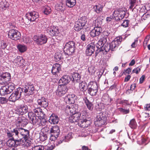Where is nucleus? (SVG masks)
<instances>
[{
	"mask_svg": "<svg viewBox=\"0 0 150 150\" xmlns=\"http://www.w3.org/2000/svg\"><path fill=\"white\" fill-rule=\"evenodd\" d=\"M25 16L28 20L32 22L37 21L39 17L38 13L35 11L29 12Z\"/></svg>",
	"mask_w": 150,
	"mask_h": 150,
	"instance_id": "1a4fd4ad",
	"label": "nucleus"
},
{
	"mask_svg": "<svg viewBox=\"0 0 150 150\" xmlns=\"http://www.w3.org/2000/svg\"><path fill=\"white\" fill-rule=\"evenodd\" d=\"M140 68L138 67L133 69L132 71V72L133 73L138 74L140 71Z\"/></svg>",
	"mask_w": 150,
	"mask_h": 150,
	"instance_id": "69168bd1",
	"label": "nucleus"
},
{
	"mask_svg": "<svg viewBox=\"0 0 150 150\" xmlns=\"http://www.w3.org/2000/svg\"><path fill=\"white\" fill-rule=\"evenodd\" d=\"M7 3L5 1H1L0 2V8L2 9L5 10L8 7Z\"/></svg>",
	"mask_w": 150,
	"mask_h": 150,
	"instance_id": "c03bdc74",
	"label": "nucleus"
},
{
	"mask_svg": "<svg viewBox=\"0 0 150 150\" xmlns=\"http://www.w3.org/2000/svg\"><path fill=\"white\" fill-rule=\"evenodd\" d=\"M17 47L19 51L21 53L25 52L27 50V47L24 45L19 44L17 46Z\"/></svg>",
	"mask_w": 150,
	"mask_h": 150,
	"instance_id": "c9c22d12",
	"label": "nucleus"
},
{
	"mask_svg": "<svg viewBox=\"0 0 150 150\" xmlns=\"http://www.w3.org/2000/svg\"><path fill=\"white\" fill-rule=\"evenodd\" d=\"M47 122V121L46 120L45 118L41 119H40V121L38 125H39L40 126H44L46 125Z\"/></svg>",
	"mask_w": 150,
	"mask_h": 150,
	"instance_id": "864d4df0",
	"label": "nucleus"
},
{
	"mask_svg": "<svg viewBox=\"0 0 150 150\" xmlns=\"http://www.w3.org/2000/svg\"><path fill=\"white\" fill-rule=\"evenodd\" d=\"M79 88L81 91H85L87 89V84L85 82L82 81L79 83Z\"/></svg>",
	"mask_w": 150,
	"mask_h": 150,
	"instance_id": "473e14b6",
	"label": "nucleus"
},
{
	"mask_svg": "<svg viewBox=\"0 0 150 150\" xmlns=\"http://www.w3.org/2000/svg\"><path fill=\"white\" fill-rule=\"evenodd\" d=\"M37 103L39 106L45 108H47L48 105V100L43 97H42L40 98L37 100Z\"/></svg>",
	"mask_w": 150,
	"mask_h": 150,
	"instance_id": "4468645a",
	"label": "nucleus"
},
{
	"mask_svg": "<svg viewBox=\"0 0 150 150\" xmlns=\"http://www.w3.org/2000/svg\"><path fill=\"white\" fill-rule=\"evenodd\" d=\"M18 110L20 112V114L23 115L28 112V108L27 106L26 105H21Z\"/></svg>",
	"mask_w": 150,
	"mask_h": 150,
	"instance_id": "c85d7f7f",
	"label": "nucleus"
},
{
	"mask_svg": "<svg viewBox=\"0 0 150 150\" xmlns=\"http://www.w3.org/2000/svg\"><path fill=\"white\" fill-rule=\"evenodd\" d=\"M14 62L16 64V66H21L24 65V60L23 59L22 57L20 56H18L14 60Z\"/></svg>",
	"mask_w": 150,
	"mask_h": 150,
	"instance_id": "cd10ccee",
	"label": "nucleus"
},
{
	"mask_svg": "<svg viewBox=\"0 0 150 150\" xmlns=\"http://www.w3.org/2000/svg\"><path fill=\"white\" fill-rule=\"evenodd\" d=\"M11 79L10 74L5 72L0 75V84L6 85Z\"/></svg>",
	"mask_w": 150,
	"mask_h": 150,
	"instance_id": "0eeeda50",
	"label": "nucleus"
},
{
	"mask_svg": "<svg viewBox=\"0 0 150 150\" xmlns=\"http://www.w3.org/2000/svg\"><path fill=\"white\" fill-rule=\"evenodd\" d=\"M79 114L80 119H86L87 116L88 115V113L86 110H83Z\"/></svg>",
	"mask_w": 150,
	"mask_h": 150,
	"instance_id": "ea45409f",
	"label": "nucleus"
},
{
	"mask_svg": "<svg viewBox=\"0 0 150 150\" xmlns=\"http://www.w3.org/2000/svg\"><path fill=\"white\" fill-rule=\"evenodd\" d=\"M94 9L97 13H100L102 10L103 7L100 5H96L94 7Z\"/></svg>",
	"mask_w": 150,
	"mask_h": 150,
	"instance_id": "8fccbe9b",
	"label": "nucleus"
},
{
	"mask_svg": "<svg viewBox=\"0 0 150 150\" xmlns=\"http://www.w3.org/2000/svg\"><path fill=\"white\" fill-rule=\"evenodd\" d=\"M95 27H101V25L102 24V22L101 20L99 18H97L95 20Z\"/></svg>",
	"mask_w": 150,
	"mask_h": 150,
	"instance_id": "a18cd8bd",
	"label": "nucleus"
},
{
	"mask_svg": "<svg viewBox=\"0 0 150 150\" xmlns=\"http://www.w3.org/2000/svg\"><path fill=\"white\" fill-rule=\"evenodd\" d=\"M6 136L8 138L13 137V138L21 139L20 136L24 138L26 142L29 138V132L26 129L21 127H16L11 131L7 129L6 131Z\"/></svg>",
	"mask_w": 150,
	"mask_h": 150,
	"instance_id": "f257e3e1",
	"label": "nucleus"
},
{
	"mask_svg": "<svg viewBox=\"0 0 150 150\" xmlns=\"http://www.w3.org/2000/svg\"><path fill=\"white\" fill-rule=\"evenodd\" d=\"M75 95L74 94H68L64 98V101L66 103L69 104H73L74 102V97Z\"/></svg>",
	"mask_w": 150,
	"mask_h": 150,
	"instance_id": "393cba45",
	"label": "nucleus"
},
{
	"mask_svg": "<svg viewBox=\"0 0 150 150\" xmlns=\"http://www.w3.org/2000/svg\"><path fill=\"white\" fill-rule=\"evenodd\" d=\"M59 118L57 116L54 114H52L50 117L49 122L52 124H56L59 122Z\"/></svg>",
	"mask_w": 150,
	"mask_h": 150,
	"instance_id": "bb28decb",
	"label": "nucleus"
},
{
	"mask_svg": "<svg viewBox=\"0 0 150 150\" xmlns=\"http://www.w3.org/2000/svg\"><path fill=\"white\" fill-rule=\"evenodd\" d=\"M62 57V55L61 53L59 52H57L55 53V58L57 61L60 60Z\"/></svg>",
	"mask_w": 150,
	"mask_h": 150,
	"instance_id": "3c124183",
	"label": "nucleus"
},
{
	"mask_svg": "<svg viewBox=\"0 0 150 150\" xmlns=\"http://www.w3.org/2000/svg\"><path fill=\"white\" fill-rule=\"evenodd\" d=\"M137 123L134 119L131 120L129 122V126L132 129H135L137 127Z\"/></svg>",
	"mask_w": 150,
	"mask_h": 150,
	"instance_id": "58836bf2",
	"label": "nucleus"
},
{
	"mask_svg": "<svg viewBox=\"0 0 150 150\" xmlns=\"http://www.w3.org/2000/svg\"><path fill=\"white\" fill-rule=\"evenodd\" d=\"M60 71H61V65L60 64L56 63L53 65L51 72L53 75H57Z\"/></svg>",
	"mask_w": 150,
	"mask_h": 150,
	"instance_id": "412c9836",
	"label": "nucleus"
},
{
	"mask_svg": "<svg viewBox=\"0 0 150 150\" xmlns=\"http://www.w3.org/2000/svg\"><path fill=\"white\" fill-rule=\"evenodd\" d=\"M37 116H38V117H39V118L40 119L44 118L45 117V115L44 113L43 112H42V111H41V112H40L39 115H38Z\"/></svg>",
	"mask_w": 150,
	"mask_h": 150,
	"instance_id": "e2e57ef3",
	"label": "nucleus"
},
{
	"mask_svg": "<svg viewBox=\"0 0 150 150\" xmlns=\"http://www.w3.org/2000/svg\"><path fill=\"white\" fill-rule=\"evenodd\" d=\"M88 93L92 96H96L98 90V86L97 83L90 82L88 84Z\"/></svg>",
	"mask_w": 150,
	"mask_h": 150,
	"instance_id": "7ed1b4c3",
	"label": "nucleus"
},
{
	"mask_svg": "<svg viewBox=\"0 0 150 150\" xmlns=\"http://www.w3.org/2000/svg\"><path fill=\"white\" fill-rule=\"evenodd\" d=\"M73 80L76 82H79L80 80V75L78 73H74L72 75Z\"/></svg>",
	"mask_w": 150,
	"mask_h": 150,
	"instance_id": "e433bc0d",
	"label": "nucleus"
},
{
	"mask_svg": "<svg viewBox=\"0 0 150 150\" xmlns=\"http://www.w3.org/2000/svg\"><path fill=\"white\" fill-rule=\"evenodd\" d=\"M106 120L107 117L105 115L100 113L97 115L95 123L98 126L101 127L106 123Z\"/></svg>",
	"mask_w": 150,
	"mask_h": 150,
	"instance_id": "20e7f679",
	"label": "nucleus"
},
{
	"mask_svg": "<svg viewBox=\"0 0 150 150\" xmlns=\"http://www.w3.org/2000/svg\"><path fill=\"white\" fill-rule=\"evenodd\" d=\"M33 39L37 44L39 45H41L46 43L47 40L46 35L43 34L35 36Z\"/></svg>",
	"mask_w": 150,
	"mask_h": 150,
	"instance_id": "423d86ee",
	"label": "nucleus"
},
{
	"mask_svg": "<svg viewBox=\"0 0 150 150\" xmlns=\"http://www.w3.org/2000/svg\"><path fill=\"white\" fill-rule=\"evenodd\" d=\"M51 9L50 7L48 6H45L43 11L44 13L46 15H48L50 13Z\"/></svg>",
	"mask_w": 150,
	"mask_h": 150,
	"instance_id": "de8ad7c7",
	"label": "nucleus"
},
{
	"mask_svg": "<svg viewBox=\"0 0 150 150\" xmlns=\"http://www.w3.org/2000/svg\"><path fill=\"white\" fill-rule=\"evenodd\" d=\"M12 137V139H9L7 142V145L8 146L10 147H16V144L15 143L14 139L13 138V137Z\"/></svg>",
	"mask_w": 150,
	"mask_h": 150,
	"instance_id": "72a5a7b5",
	"label": "nucleus"
},
{
	"mask_svg": "<svg viewBox=\"0 0 150 150\" xmlns=\"http://www.w3.org/2000/svg\"><path fill=\"white\" fill-rule=\"evenodd\" d=\"M47 32L50 35L53 36L58 34L59 30L57 28L53 26L48 28Z\"/></svg>",
	"mask_w": 150,
	"mask_h": 150,
	"instance_id": "6ab92c4d",
	"label": "nucleus"
},
{
	"mask_svg": "<svg viewBox=\"0 0 150 150\" xmlns=\"http://www.w3.org/2000/svg\"><path fill=\"white\" fill-rule=\"evenodd\" d=\"M59 127L57 126H54L52 127L50 129V133L52 135L58 136L60 132Z\"/></svg>",
	"mask_w": 150,
	"mask_h": 150,
	"instance_id": "a878e982",
	"label": "nucleus"
},
{
	"mask_svg": "<svg viewBox=\"0 0 150 150\" xmlns=\"http://www.w3.org/2000/svg\"><path fill=\"white\" fill-rule=\"evenodd\" d=\"M122 40V38L121 37H117L115 38L111 44V51H114L118 47L120 44Z\"/></svg>",
	"mask_w": 150,
	"mask_h": 150,
	"instance_id": "ddd939ff",
	"label": "nucleus"
},
{
	"mask_svg": "<svg viewBox=\"0 0 150 150\" xmlns=\"http://www.w3.org/2000/svg\"><path fill=\"white\" fill-rule=\"evenodd\" d=\"M86 54L87 56H90L95 51V45L92 43L88 44L87 47Z\"/></svg>",
	"mask_w": 150,
	"mask_h": 150,
	"instance_id": "aec40b11",
	"label": "nucleus"
},
{
	"mask_svg": "<svg viewBox=\"0 0 150 150\" xmlns=\"http://www.w3.org/2000/svg\"><path fill=\"white\" fill-rule=\"evenodd\" d=\"M23 92V90L22 88L20 87L18 88L9 97V100L14 102L16 100H18L20 98Z\"/></svg>",
	"mask_w": 150,
	"mask_h": 150,
	"instance_id": "39448f33",
	"label": "nucleus"
},
{
	"mask_svg": "<svg viewBox=\"0 0 150 150\" xmlns=\"http://www.w3.org/2000/svg\"><path fill=\"white\" fill-rule=\"evenodd\" d=\"M8 101V99L5 98L0 97V103L2 104L6 103Z\"/></svg>",
	"mask_w": 150,
	"mask_h": 150,
	"instance_id": "052dcab7",
	"label": "nucleus"
},
{
	"mask_svg": "<svg viewBox=\"0 0 150 150\" xmlns=\"http://www.w3.org/2000/svg\"><path fill=\"white\" fill-rule=\"evenodd\" d=\"M27 123V119L23 116L19 117L16 119L15 124L17 127H24Z\"/></svg>",
	"mask_w": 150,
	"mask_h": 150,
	"instance_id": "f8f14e48",
	"label": "nucleus"
},
{
	"mask_svg": "<svg viewBox=\"0 0 150 150\" xmlns=\"http://www.w3.org/2000/svg\"><path fill=\"white\" fill-rule=\"evenodd\" d=\"M102 100L104 103L106 105H109L112 104L113 99L109 96V95L107 93L103 94L102 97Z\"/></svg>",
	"mask_w": 150,
	"mask_h": 150,
	"instance_id": "a211bd4d",
	"label": "nucleus"
},
{
	"mask_svg": "<svg viewBox=\"0 0 150 150\" xmlns=\"http://www.w3.org/2000/svg\"><path fill=\"white\" fill-rule=\"evenodd\" d=\"M67 90L68 88L66 85L61 84L58 86L56 93L57 95L62 96L66 93Z\"/></svg>",
	"mask_w": 150,
	"mask_h": 150,
	"instance_id": "9d476101",
	"label": "nucleus"
},
{
	"mask_svg": "<svg viewBox=\"0 0 150 150\" xmlns=\"http://www.w3.org/2000/svg\"><path fill=\"white\" fill-rule=\"evenodd\" d=\"M129 4L130 5L129 7V9L132 10L133 11L134 8V7L135 5L136 0H129Z\"/></svg>",
	"mask_w": 150,
	"mask_h": 150,
	"instance_id": "09e8293b",
	"label": "nucleus"
},
{
	"mask_svg": "<svg viewBox=\"0 0 150 150\" xmlns=\"http://www.w3.org/2000/svg\"><path fill=\"white\" fill-rule=\"evenodd\" d=\"M6 86H7L8 91L10 93H11L15 88V85L14 83H9L8 85H6Z\"/></svg>",
	"mask_w": 150,
	"mask_h": 150,
	"instance_id": "4c0bfd02",
	"label": "nucleus"
},
{
	"mask_svg": "<svg viewBox=\"0 0 150 150\" xmlns=\"http://www.w3.org/2000/svg\"><path fill=\"white\" fill-rule=\"evenodd\" d=\"M103 48L106 52H108L110 50H111V44L108 43H105L104 45Z\"/></svg>",
	"mask_w": 150,
	"mask_h": 150,
	"instance_id": "49530a36",
	"label": "nucleus"
},
{
	"mask_svg": "<svg viewBox=\"0 0 150 150\" xmlns=\"http://www.w3.org/2000/svg\"><path fill=\"white\" fill-rule=\"evenodd\" d=\"M84 26L82 25L80 23H78L77 21L75 23L74 26V29L77 31H80L81 29H82Z\"/></svg>",
	"mask_w": 150,
	"mask_h": 150,
	"instance_id": "a19ab883",
	"label": "nucleus"
},
{
	"mask_svg": "<svg viewBox=\"0 0 150 150\" xmlns=\"http://www.w3.org/2000/svg\"><path fill=\"white\" fill-rule=\"evenodd\" d=\"M47 137L46 134L41 132L40 133L39 139L41 141L43 142L47 139Z\"/></svg>",
	"mask_w": 150,
	"mask_h": 150,
	"instance_id": "37998d69",
	"label": "nucleus"
},
{
	"mask_svg": "<svg viewBox=\"0 0 150 150\" xmlns=\"http://www.w3.org/2000/svg\"><path fill=\"white\" fill-rule=\"evenodd\" d=\"M71 80L70 76L67 75H65L60 79L59 80V82L60 83H62V84L65 85L68 83Z\"/></svg>",
	"mask_w": 150,
	"mask_h": 150,
	"instance_id": "5701e85b",
	"label": "nucleus"
},
{
	"mask_svg": "<svg viewBox=\"0 0 150 150\" xmlns=\"http://www.w3.org/2000/svg\"><path fill=\"white\" fill-rule=\"evenodd\" d=\"M126 12L122 9H120V17L122 18V20L124 18Z\"/></svg>",
	"mask_w": 150,
	"mask_h": 150,
	"instance_id": "4d7b16f0",
	"label": "nucleus"
},
{
	"mask_svg": "<svg viewBox=\"0 0 150 150\" xmlns=\"http://www.w3.org/2000/svg\"><path fill=\"white\" fill-rule=\"evenodd\" d=\"M79 113H77L74 114L70 116L69 118V122L72 123H75L76 122H78L79 123V120H80Z\"/></svg>",
	"mask_w": 150,
	"mask_h": 150,
	"instance_id": "4be33fe9",
	"label": "nucleus"
},
{
	"mask_svg": "<svg viewBox=\"0 0 150 150\" xmlns=\"http://www.w3.org/2000/svg\"><path fill=\"white\" fill-rule=\"evenodd\" d=\"M58 136H56L54 135H52L51 134V136L50 137V140L52 141H54L55 140Z\"/></svg>",
	"mask_w": 150,
	"mask_h": 150,
	"instance_id": "774afa93",
	"label": "nucleus"
},
{
	"mask_svg": "<svg viewBox=\"0 0 150 150\" xmlns=\"http://www.w3.org/2000/svg\"><path fill=\"white\" fill-rule=\"evenodd\" d=\"M22 89L28 95L33 94L34 90V86L32 84L25 85L24 88Z\"/></svg>",
	"mask_w": 150,
	"mask_h": 150,
	"instance_id": "2eb2a0df",
	"label": "nucleus"
},
{
	"mask_svg": "<svg viewBox=\"0 0 150 150\" xmlns=\"http://www.w3.org/2000/svg\"><path fill=\"white\" fill-rule=\"evenodd\" d=\"M113 16L116 21L122 20V18L120 17V9L114 11L113 13Z\"/></svg>",
	"mask_w": 150,
	"mask_h": 150,
	"instance_id": "2f4dec72",
	"label": "nucleus"
},
{
	"mask_svg": "<svg viewBox=\"0 0 150 150\" xmlns=\"http://www.w3.org/2000/svg\"><path fill=\"white\" fill-rule=\"evenodd\" d=\"M77 21L78 23H81L84 26L87 22L86 18L85 16H83L79 19Z\"/></svg>",
	"mask_w": 150,
	"mask_h": 150,
	"instance_id": "79ce46f5",
	"label": "nucleus"
},
{
	"mask_svg": "<svg viewBox=\"0 0 150 150\" xmlns=\"http://www.w3.org/2000/svg\"><path fill=\"white\" fill-rule=\"evenodd\" d=\"M44 147L42 145H38L35 146L32 149V150H44Z\"/></svg>",
	"mask_w": 150,
	"mask_h": 150,
	"instance_id": "603ef678",
	"label": "nucleus"
},
{
	"mask_svg": "<svg viewBox=\"0 0 150 150\" xmlns=\"http://www.w3.org/2000/svg\"><path fill=\"white\" fill-rule=\"evenodd\" d=\"M65 138V141H69L72 138V133H68L67 135L64 137Z\"/></svg>",
	"mask_w": 150,
	"mask_h": 150,
	"instance_id": "13d9d810",
	"label": "nucleus"
},
{
	"mask_svg": "<svg viewBox=\"0 0 150 150\" xmlns=\"http://www.w3.org/2000/svg\"><path fill=\"white\" fill-rule=\"evenodd\" d=\"M34 114L38 115H39V113L42 111V109L40 108H35L33 109Z\"/></svg>",
	"mask_w": 150,
	"mask_h": 150,
	"instance_id": "5fc2aeb1",
	"label": "nucleus"
},
{
	"mask_svg": "<svg viewBox=\"0 0 150 150\" xmlns=\"http://www.w3.org/2000/svg\"><path fill=\"white\" fill-rule=\"evenodd\" d=\"M8 36L10 39L17 40L20 39L21 34L20 32L14 29H11L8 33Z\"/></svg>",
	"mask_w": 150,
	"mask_h": 150,
	"instance_id": "6e6552de",
	"label": "nucleus"
},
{
	"mask_svg": "<svg viewBox=\"0 0 150 150\" xmlns=\"http://www.w3.org/2000/svg\"><path fill=\"white\" fill-rule=\"evenodd\" d=\"M87 108L90 110L92 111L93 109V105L91 102H90L87 98L84 99Z\"/></svg>",
	"mask_w": 150,
	"mask_h": 150,
	"instance_id": "7c9ffc66",
	"label": "nucleus"
},
{
	"mask_svg": "<svg viewBox=\"0 0 150 150\" xmlns=\"http://www.w3.org/2000/svg\"><path fill=\"white\" fill-rule=\"evenodd\" d=\"M77 105H73L71 106H67L66 110L68 113L69 112L70 114L73 115L78 113V111Z\"/></svg>",
	"mask_w": 150,
	"mask_h": 150,
	"instance_id": "dca6fc26",
	"label": "nucleus"
},
{
	"mask_svg": "<svg viewBox=\"0 0 150 150\" xmlns=\"http://www.w3.org/2000/svg\"><path fill=\"white\" fill-rule=\"evenodd\" d=\"M110 34V33L108 32V31H104L103 32V35L104 36V37H103V39L104 40V42H105L106 41V37L108 36Z\"/></svg>",
	"mask_w": 150,
	"mask_h": 150,
	"instance_id": "680f3d73",
	"label": "nucleus"
},
{
	"mask_svg": "<svg viewBox=\"0 0 150 150\" xmlns=\"http://www.w3.org/2000/svg\"><path fill=\"white\" fill-rule=\"evenodd\" d=\"M8 91L7 86L6 85L2 86L0 89V94L1 96H4L5 95L9 94Z\"/></svg>",
	"mask_w": 150,
	"mask_h": 150,
	"instance_id": "c756f323",
	"label": "nucleus"
},
{
	"mask_svg": "<svg viewBox=\"0 0 150 150\" xmlns=\"http://www.w3.org/2000/svg\"><path fill=\"white\" fill-rule=\"evenodd\" d=\"M55 147V144H53L50 146H45L44 147V150H52Z\"/></svg>",
	"mask_w": 150,
	"mask_h": 150,
	"instance_id": "bf43d9fd",
	"label": "nucleus"
},
{
	"mask_svg": "<svg viewBox=\"0 0 150 150\" xmlns=\"http://www.w3.org/2000/svg\"><path fill=\"white\" fill-rule=\"evenodd\" d=\"M91 124V122L89 120H88L86 119H80L79 120V125L80 126L83 128H86L88 127Z\"/></svg>",
	"mask_w": 150,
	"mask_h": 150,
	"instance_id": "b1692460",
	"label": "nucleus"
},
{
	"mask_svg": "<svg viewBox=\"0 0 150 150\" xmlns=\"http://www.w3.org/2000/svg\"><path fill=\"white\" fill-rule=\"evenodd\" d=\"M129 23V21L128 20H126L123 21L121 25L124 28H126L128 27Z\"/></svg>",
	"mask_w": 150,
	"mask_h": 150,
	"instance_id": "6e6d98bb",
	"label": "nucleus"
},
{
	"mask_svg": "<svg viewBox=\"0 0 150 150\" xmlns=\"http://www.w3.org/2000/svg\"><path fill=\"white\" fill-rule=\"evenodd\" d=\"M7 46L6 43L4 41H1V47L2 49H5Z\"/></svg>",
	"mask_w": 150,
	"mask_h": 150,
	"instance_id": "0e129e2a",
	"label": "nucleus"
},
{
	"mask_svg": "<svg viewBox=\"0 0 150 150\" xmlns=\"http://www.w3.org/2000/svg\"><path fill=\"white\" fill-rule=\"evenodd\" d=\"M75 43L73 41H69L66 43L65 45L64 51L67 55L71 54L74 52Z\"/></svg>",
	"mask_w": 150,
	"mask_h": 150,
	"instance_id": "f03ea898",
	"label": "nucleus"
},
{
	"mask_svg": "<svg viewBox=\"0 0 150 150\" xmlns=\"http://www.w3.org/2000/svg\"><path fill=\"white\" fill-rule=\"evenodd\" d=\"M76 4V0H67L66 4L69 8L73 7Z\"/></svg>",
	"mask_w": 150,
	"mask_h": 150,
	"instance_id": "f704fd0d",
	"label": "nucleus"
},
{
	"mask_svg": "<svg viewBox=\"0 0 150 150\" xmlns=\"http://www.w3.org/2000/svg\"><path fill=\"white\" fill-rule=\"evenodd\" d=\"M120 111L124 114L128 113L129 112V109H125L122 108L120 109Z\"/></svg>",
	"mask_w": 150,
	"mask_h": 150,
	"instance_id": "338daca9",
	"label": "nucleus"
},
{
	"mask_svg": "<svg viewBox=\"0 0 150 150\" xmlns=\"http://www.w3.org/2000/svg\"><path fill=\"white\" fill-rule=\"evenodd\" d=\"M102 29L100 27H95L90 32V35L92 37L98 36L102 33Z\"/></svg>",
	"mask_w": 150,
	"mask_h": 150,
	"instance_id": "f3484780",
	"label": "nucleus"
},
{
	"mask_svg": "<svg viewBox=\"0 0 150 150\" xmlns=\"http://www.w3.org/2000/svg\"><path fill=\"white\" fill-rule=\"evenodd\" d=\"M28 116L30 120L33 125H38L40 121V119L38 116L32 112H29L28 113Z\"/></svg>",
	"mask_w": 150,
	"mask_h": 150,
	"instance_id": "9b49d317",
	"label": "nucleus"
}]
</instances>
